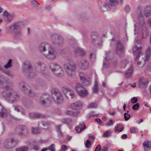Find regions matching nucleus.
<instances>
[{
    "mask_svg": "<svg viewBox=\"0 0 151 151\" xmlns=\"http://www.w3.org/2000/svg\"><path fill=\"white\" fill-rule=\"evenodd\" d=\"M12 86V81L0 74V86H3L6 89L2 92L1 95L10 103H16L19 100V96L16 92L10 89Z\"/></svg>",
    "mask_w": 151,
    "mask_h": 151,
    "instance_id": "nucleus-1",
    "label": "nucleus"
},
{
    "mask_svg": "<svg viewBox=\"0 0 151 151\" xmlns=\"http://www.w3.org/2000/svg\"><path fill=\"white\" fill-rule=\"evenodd\" d=\"M23 71L27 78L33 79L36 77V74L32 70V65L28 61H26L23 63Z\"/></svg>",
    "mask_w": 151,
    "mask_h": 151,
    "instance_id": "nucleus-2",
    "label": "nucleus"
},
{
    "mask_svg": "<svg viewBox=\"0 0 151 151\" xmlns=\"http://www.w3.org/2000/svg\"><path fill=\"white\" fill-rule=\"evenodd\" d=\"M64 68L68 76H73L75 75L76 68L75 63H65L64 64Z\"/></svg>",
    "mask_w": 151,
    "mask_h": 151,
    "instance_id": "nucleus-3",
    "label": "nucleus"
},
{
    "mask_svg": "<svg viewBox=\"0 0 151 151\" xmlns=\"http://www.w3.org/2000/svg\"><path fill=\"white\" fill-rule=\"evenodd\" d=\"M52 71L58 77H61L63 75L64 72L62 68L59 65L52 63L50 65Z\"/></svg>",
    "mask_w": 151,
    "mask_h": 151,
    "instance_id": "nucleus-4",
    "label": "nucleus"
},
{
    "mask_svg": "<svg viewBox=\"0 0 151 151\" xmlns=\"http://www.w3.org/2000/svg\"><path fill=\"white\" fill-rule=\"evenodd\" d=\"M91 42L97 46H99L101 44V38L96 32H92L91 33Z\"/></svg>",
    "mask_w": 151,
    "mask_h": 151,
    "instance_id": "nucleus-5",
    "label": "nucleus"
},
{
    "mask_svg": "<svg viewBox=\"0 0 151 151\" xmlns=\"http://www.w3.org/2000/svg\"><path fill=\"white\" fill-rule=\"evenodd\" d=\"M15 130L17 134L22 137H26L29 134L28 129L26 126L23 125L17 126Z\"/></svg>",
    "mask_w": 151,
    "mask_h": 151,
    "instance_id": "nucleus-6",
    "label": "nucleus"
},
{
    "mask_svg": "<svg viewBox=\"0 0 151 151\" xmlns=\"http://www.w3.org/2000/svg\"><path fill=\"white\" fill-rule=\"evenodd\" d=\"M19 87L22 91L26 94H28L30 97H32L35 96V93L29 89V86H26L24 83L20 82L19 85Z\"/></svg>",
    "mask_w": 151,
    "mask_h": 151,
    "instance_id": "nucleus-7",
    "label": "nucleus"
},
{
    "mask_svg": "<svg viewBox=\"0 0 151 151\" xmlns=\"http://www.w3.org/2000/svg\"><path fill=\"white\" fill-rule=\"evenodd\" d=\"M52 96L54 100L58 103H60L63 101V98L60 92L55 89L51 90Z\"/></svg>",
    "mask_w": 151,
    "mask_h": 151,
    "instance_id": "nucleus-8",
    "label": "nucleus"
},
{
    "mask_svg": "<svg viewBox=\"0 0 151 151\" xmlns=\"http://www.w3.org/2000/svg\"><path fill=\"white\" fill-rule=\"evenodd\" d=\"M75 89L78 94L81 97H84L87 96L88 91L80 83H77L75 86Z\"/></svg>",
    "mask_w": 151,
    "mask_h": 151,
    "instance_id": "nucleus-9",
    "label": "nucleus"
},
{
    "mask_svg": "<svg viewBox=\"0 0 151 151\" xmlns=\"http://www.w3.org/2000/svg\"><path fill=\"white\" fill-rule=\"evenodd\" d=\"M22 24L20 23H16L9 27V31L11 32H14L17 36L21 35V33L19 29L21 27Z\"/></svg>",
    "mask_w": 151,
    "mask_h": 151,
    "instance_id": "nucleus-10",
    "label": "nucleus"
},
{
    "mask_svg": "<svg viewBox=\"0 0 151 151\" xmlns=\"http://www.w3.org/2000/svg\"><path fill=\"white\" fill-rule=\"evenodd\" d=\"M115 47L116 53L120 57L122 56L124 54V47L120 40H119L116 42Z\"/></svg>",
    "mask_w": 151,
    "mask_h": 151,
    "instance_id": "nucleus-11",
    "label": "nucleus"
},
{
    "mask_svg": "<svg viewBox=\"0 0 151 151\" xmlns=\"http://www.w3.org/2000/svg\"><path fill=\"white\" fill-rule=\"evenodd\" d=\"M109 3H108L109 5L107 4L103 5L100 7L101 10L103 12L106 11L110 9V6H116L118 3V1L117 0H109Z\"/></svg>",
    "mask_w": 151,
    "mask_h": 151,
    "instance_id": "nucleus-12",
    "label": "nucleus"
},
{
    "mask_svg": "<svg viewBox=\"0 0 151 151\" xmlns=\"http://www.w3.org/2000/svg\"><path fill=\"white\" fill-rule=\"evenodd\" d=\"M40 102L43 105L49 106L50 105L51 101L50 96L47 94H43L40 98Z\"/></svg>",
    "mask_w": 151,
    "mask_h": 151,
    "instance_id": "nucleus-13",
    "label": "nucleus"
},
{
    "mask_svg": "<svg viewBox=\"0 0 151 151\" xmlns=\"http://www.w3.org/2000/svg\"><path fill=\"white\" fill-rule=\"evenodd\" d=\"M16 141L13 138L6 139L4 141V146L6 148H11L14 147L16 145Z\"/></svg>",
    "mask_w": 151,
    "mask_h": 151,
    "instance_id": "nucleus-14",
    "label": "nucleus"
},
{
    "mask_svg": "<svg viewBox=\"0 0 151 151\" xmlns=\"http://www.w3.org/2000/svg\"><path fill=\"white\" fill-rule=\"evenodd\" d=\"M51 39L53 43L55 44L61 45L63 43V38L56 34L52 35Z\"/></svg>",
    "mask_w": 151,
    "mask_h": 151,
    "instance_id": "nucleus-15",
    "label": "nucleus"
},
{
    "mask_svg": "<svg viewBox=\"0 0 151 151\" xmlns=\"http://www.w3.org/2000/svg\"><path fill=\"white\" fill-rule=\"evenodd\" d=\"M142 49V47L141 46L138 47L137 46H135L133 47V54L136 56L135 59L136 60H138L139 58Z\"/></svg>",
    "mask_w": 151,
    "mask_h": 151,
    "instance_id": "nucleus-16",
    "label": "nucleus"
},
{
    "mask_svg": "<svg viewBox=\"0 0 151 151\" xmlns=\"http://www.w3.org/2000/svg\"><path fill=\"white\" fill-rule=\"evenodd\" d=\"M50 48V45L47 42L41 43L39 47V50L42 52L45 51L47 49L48 50Z\"/></svg>",
    "mask_w": 151,
    "mask_h": 151,
    "instance_id": "nucleus-17",
    "label": "nucleus"
},
{
    "mask_svg": "<svg viewBox=\"0 0 151 151\" xmlns=\"http://www.w3.org/2000/svg\"><path fill=\"white\" fill-rule=\"evenodd\" d=\"M80 79L84 85L87 86L90 83V78L88 76H84L83 73H81L80 74Z\"/></svg>",
    "mask_w": 151,
    "mask_h": 151,
    "instance_id": "nucleus-18",
    "label": "nucleus"
},
{
    "mask_svg": "<svg viewBox=\"0 0 151 151\" xmlns=\"http://www.w3.org/2000/svg\"><path fill=\"white\" fill-rule=\"evenodd\" d=\"M79 67L82 69L86 70L88 68L89 65L88 62L86 60H83L78 63Z\"/></svg>",
    "mask_w": 151,
    "mask_h": 151,
    "instance_id": "nucleus-19",
    "label": "nucleus"
},
{
    "mask_svg": "<svg viewBox=\"0 0 151 151\" xmlns=\"http://www.w3.org/2000/svg\"><path fill=\"white\" fill-rule=\"evenodd\" d=\"M149 81L143 77L141 78L139 80V85L141 88H145L147 86L149 83Z\"/></svg>",
    "mask_w": 151,
    "mask_h": 151,
    "instance_id": "nucleus-20",
    "label": "nucleus"
},
{
    "mask_svg": "<svg viewBox=\"0 0 151 151\" xmlns=\"http://www.w3.org/2000/svg\"><path fill=\"white\" fill-rule=\"evenodd\" d=\"M45 56L46 58L51 60H54L55 58V54L51 47L48 50V54H45Z\"/></svg>",
    "mask_w": 151,
    "mask_h": 151,
    "instance_id": "nucleus-21",
    "label": "nucleus"
},
{
    "mask_svg": "<svg viewBox=\"0 0 151 151\" xmlns=\"http://www.w3.org/2000/svg\"><path fill=\"white\" fill-rule=\"evenodd\" d=\"M83 103L81 101H78L72 104L71 107L73 110H77L81 109L82 107Z\"/></svg>",
    "mask_w": 151,
    "mask_h": 151,
    "instance_id": "nucleus-22",
    "label": "nucleus"
},
{
    "mask_svg": "<svg viewBox=\"0 0 151 151\" xmlns=\"http://www.w3.org/2000/svg\"><path fill=\"white\" fill-rule=\"evenodd\" d=\"M29 118L31 119L43 118H44L46 116L43 114L36 113H32L29 114Z\"/></svg>",
    "mask_w": 151,
    "mask_h": 151,
    "instance_id": "nucleus-23",
    "label": "nucleus"
},
{
    "mask_svg": "<svg viewBox=\"0 0 151 151\" xmlns=\"http://www.w3.org/2000/svg\"><path fill=\"white\" fill-rule=\"evenodd\" d=\"M8 113V111L0 104V116L3 118L6 117Z\"/></svg>",
    "mask_w": 151,
    "mask_h": 151,
    "instance_id": "nucleus-24",
    "label": "nucleus"
},
{
    "mask_svg": "<svg viewBox=\"0 0 151 151\" xmlns=\"http://www.w3.org/2000/svg\"><path fill=\"white\" fill-rule=\"evenodd\" d=\"M86 128V126L84 122H83L80 123L78 126L76 127L75 130L78 133L80 132L82 130Z\"/></svg>",
    "mask_w": 151,
    "mask_h": 151,
    "instance_id": "nucleus-25",
    "label": "nucleus"
},
{
    "mask_svg": "<svg viewBox=\"0 0 151 151\" xmlns=\"http://www.w3.org/2000/svg\"><path fill=\"white\" fill-rule=\"evenodd\" d=\"M139 23L141 25L142 28L146 27V24L144 21L143 16L142 14H139L138 16Z\"/></svg>",
    "mask_w": 151,
    "mask_h": 151,
    "instance_id": "nucleus-26",
    "label": "nucleus"
},
{
    "mask_svg": "<svg viewBox=\"0 0 151 151\" xmlns=\"http://www.w3.org/2000/svg\"><path fill=\"white\" fill-rule=\"evenodd\" d=\"M75 52L76 56H84L86 53L82 49L79 47H77L75 49Z\"/></svg>",
    "mask_w": 151,
    "mask_h": 151,
    "instance_id": "nucleus-27",
    "label": "nucleus"
},
{
    "mask_svg": "<svg viewBox=\"0 0 151 151\" xmlns=\"http://www.w3.org/2000/svg\"><path fill=\"white\" fill-rule=\"evenodd\" d=\"M22 102L23 105L26 107L29 106L32 104V101L25 98L22 99Z\"/></svg>",
    "mask_w": 151,
    "mask_h": 151,
    "instance_id": "nucleus-28",
    "label": "nucleus"
},
{
    "mask_svg": "<svg viewBox=\"0 0 151 151\" xmlns=\"http://www.w3.org/2000/svg\"><path fill=\"white\" fill-rule=\"evenodd\" d=\"M142 35L143 38H146L148 36L149 30L146 27L142 28Z\"/></svg>",
    "mask_w": 151,
    "mask_h": 151,
    "instance_id": "nucleus-29",
    "label": "nucleus"
},
{
    "mask_svg": "<svg viewBox=\"0 0 151 151\" xmlns=\"http://www.w3.org/2000/svg\"><path fill=\"white\" fill-rule=\"evenodd\" d=\"M133 72V65H131L129 68L128 69L127 71L125 73V76L127 78H129L132 76V73Z\"/></svg>",
    "mask_w": 151,
    "mask_h": 151,
    "instance_id": "nucleus-30",
    "label": "nucleus"
},
{
    "mask_svg": "<svg viewBox=\"0 0 151 151\" xmlns=\"http://www.w3.org/2000/svg\"><path fill=\"white\" fill-rule=\"evenodd\" d=\"M151 47H149L147 49L145 53V59H144V63H145L146 61L148 60L150 58L151 54Z\"/></svg>",
    "mask_w": 151,
    "mask_h": 151,
    "instance_id": "nucleus-31",
    "label": "nucleus"
},
{
    "mask_svg": "<svg viewBox=\"0 0 151 151\" xmlns=\"http://www.w3.org/2000/svg\"><path fill=\"white\" fill-rule=\"evenodd\" d=\"M0 70L2 71L3 72L5 73L7 75L10 76L12 78H13L14 76L13 74L10 72L9 70H5L4 69V68L0 65Z\"/></svg>",
    "mask_w": 151,
    "mask_h": 151,
    "instance_id": "nucleus-32",
    "label": "nucleus"
},
{
    "mask_svg": "<svg viewBox=\"0 0 151 151\" xmlns=\"http://www.w3.org/2000/svg\"><path fill=\"white\" fill-rule=\"evenodd\" d=\"M145 16L148 17L151 15V7L149 6H147L144 12Z\"/></svg>",
    "mask_w": 151,
    "mask_h": 151,
    "instance_id": "nucleus-33",
    "label": "nucleus"
},
{
    "mask_svg": "<svg viewBox=\"0 0 151 151\" xmlns=\"http://www.w3.org/2000/svg\"><path fill=\"white\" fill-rule=\"evenodd\" d=\"M143 146L144 147L145 151H147L146 148H151V142L148 140L145 141L143 143Z\"/></svg>",
    "mask_w": 151,
    "mask_h": 151,
    "instance_id": "nucleus-34",
    "label": "nucleus"
},
{
    "mask_svg": "<svg viewBox=\"0 0 151 151\" xmlns=\"http://www.w3.org/2000/svg\"><path fill=\"white\" fill-rule=\"evenodd\" d=\"M80 113V111H77L73 112L71 111L68 110L66 112V114L71 116H76Z\"/></svg>",
    "mask_w": 151,
    "mask_h": 151,
    "instance_id": "nucleus-35",
    "label": "nucleus"
},
{
    "mask_svg": "<svg viewBox=\"0 0 151 151\" xmlns=\"http://www.w3.org/2000/svg\"><path fill=\"white\" fill-rule=\"evenodd\" d=\"M29 147L24 146L16 149V151H28Z\"/></svg>",
    "mask_w": 151,
    "mask_h": 151,
    "instance_id": "nucleus-36",
    "label": "nucleus"
},
{
    "mask_svg": "<svg viewBox=\"0 0 151 151\" xmlns=\"http://www.w3.org/2000/svg\"><path fill=\"white\" fill-rule=\"evenodd\" d=\"M62 122L66 123L68 125H70L72 124L71 120L70 118H68L65 119H63L61 120Z\"/></svg>",
    "mask_w": 151,
    "mask_h": 151,
    "instance_id": "nucleus-37",
    "label": "nucleus"
},
{
    "mask_svg": "<svg viewBox=\"0 0 151 151\" xmlns=\"http://www.w3.org/2000/svg\"><path fill=\"white\" fill-rule=\"evenodd\" d=\"M123 129L122 126L120 124H118L115 126V132L117 131L118 132H121L122 131Z\"/></svg>",
    "mask_w": 151,
    "mask_h": 151,
    "instance_id": "nucleus-38",
    "label": "nucleus"
},
{
    "mask_svg": "<svg viewBox=\"0 0 151 151\" xmlns=\"http://www.w3.org/2000/svg\"><path fill=\"white\" fill-rule=\"evenodd\" d=\"M32 132L33 134H39L40 133V131L39 129L33 127L32 128Z\"/></svg>",
    "mask_w": 151,
    "mask_h": 151,
    "instance_id": "nucleus-39",
    "label": "nucleus"
},
{
    "mask_svg": "<svg viewBox=\"0 0 151 151\" xmlns=\"http://www.w3.org/2000/svg\"><path fill=\"white\" fill-rule=\"evenodd\" d=\"M12 59H9V61H8V63L6 65H4V67L5 68H9L11 67L12 66Z\"/></svg>",
    "mask_w": 151,
    "mask_h": 151,
    "instance_id": "nucleus-40",
    "label": "nucleus"
},
{
    "mask_svg": "<svg viewBox=\"0 0 151 151\" xmlns=\"http://www.w3.org/2000/svg\"><path fill=\"white\" fill-rule=\"evenodd\" d=\"M14 108V110L18 112H20L22 110V107L19 106L14 105L13 106Z\"/></svg>",
    "mask_w": 151,
    "mask_h": 151,
    "instance_id": "nucleus-41",
    "label": "nucleus"
},
{
    "mask_svg": "<svg viewBox=\"0 0 151 151\" xmlns=\"http://www.w3.org/2000/svg\"><path fill=\"white\" fill-rule=\"evenodd\" d=\"M98 91V84L96 82H95V86L93 89V92L95 93H97Z\"/></svg>",
    "mask_w": 151,
    "mask_h": 151,
    "instance_id": "nucleus-42",
    "label": "nucleus"
},
{
    "mask_svg": "<svg viewBox=\"0 0 151 151\" xmlns=\"http://www.w3.org/2000/svg\"><path fill=\"white\" fill-rule=\"evenodd\" d=\"M124 117L125 120L127 121L130 119V116L128 113H125L124 114Z\"/></svg>",
    "mask_w": 151,
    "mask_h": 151,
    "instance_id": "nucleus-43",
    "label": "nucleus"
},
{
    "mask_svg": "<svg viewBox=\"0 0 151 151\" xmlns=\"http://www.w3.org/2000/svg\"><path fill=\"white\" fill-rule=\"evenodd\" d=\"M41 124L44 127H49L50 126V123L49 122H46L45 121H42L41 122Z\"/></svg>",
    "mask_w": 151,
    "mask_h": 151,
    "instance_id": "nucleus-44",
    "label": "nucleus"
},
{
    "mask_svg": "<svg viewBox=\"0 0 151 151\" xmlns=\"http://www.w3.org/2000/svg\"><path fill=\"white\" fill-rule=\"evenodd\" d=\"M85 145L86 147L88 148H89L91 146V144L90 141L88 139H87L85 143Z\"/></svg>",
    "mask_w": 151,
    "mask_h": 151,
    "instance_id": "nucleus-45",
    "label": "nucleus"
},
{
    "mask_svg": "<svg viewBox=\"0 0 151 151\" xmlns=\"http://www.w3.org/2000/svg\"><path fill=\"white\" fill-rule=\"evenodd\" d=\"M90 59L92 62L94 61L95 60V55L93 53H91L90 54Z\"/></svg>",
    "mask_w": 151,
    "mask_h": 151,
    "instance_id": "nucleus-46",
    "label": "nucleus"
},
{
    "mask_svg": "<svg viewBox=\"0 0 151 151\" xmlns=\"http://www.w3.org/2000/svg\"><path fill=\"white\" fill-rule=\"evenodd\" d=\"M130 132L132 133H136L138 132V129L134 127H132L130 129Z\"/></svg>",
    "mask_w": 151,
    "mask_h": 151,
    "instance_id": "nucleus-47",
    "label": "nucleus"
},
{
    "mask_svg": "<svg viewBox=\"0 0 151 151\" xmlns=\"http://www.w3.org/2000/svg\"><path fill=\"white\" fill-rule=\"evenodd\" d=\"M62 90L63 91V93H64V94H65V93H66L67 92H70V90L68 88H67L65 87H63L62 88ZM65 96L66 97H67L66 95H65Z\"/></svg>",
    "mask_w": 151,
    "mask_h": 151,
    "instance_id": "nucleus-48",
    "label": "nucleus"
},
{
    "mask_svg": "<svg viewBox=\"0 0 151 151\" xmlns=\"http://www.w3.org/2000/svg\"><path fill=\"white\" fill-rule=\"evenodd\" d=\"M55 145L54 144H52L49 146L48 149L50 150V151H55Z\"/></svg>",
    "mask_w": 151,
    "mask_h": 151,
    "instance_id": "nucleus-49",
    "label": "nucleus"
},
{
    "mask_svg": "<svg viewBox=\"0 0 151 151\" xmlns=\"http://www.w3.org/2000/svg\"><path fill=\"white\" fill-rule=\"evenodd\" d=\"M139 104L138 103H137L134 105L132 107V108L134 110H137L139 108Z\"/></svg>",
    "mask_w": 151,
    "mask_h": 151,
    "instance_id": "nucleus-50",
    "label": "nucleus"
},
{
    "mask_svg": "<svg viewBox=\"0 0 151 151\" xmlns=\"http://www.w3.org/2000/svg\"><path fill=\"white\" fill-rule=\"evenodd\" d=\"M138 99L137 97H134L131 99V101L133 104H134L137 102Z\"/></svg>",
    "mask_w": 151,
    "mask_h": 151,
    "instance_id": "nucleus-51",
    "label": "nucleus"
},
{
    "mask_svg": "<svg viewBox=\"0 0 151 151\" xmlns=\"http://www.w3.org/2000/svg\"><path fill=\"white\" fill-rule=\"evenodd\" d=\"M69 94L71 99H72L76 97V95L73 92L70 91Z\"/></svg>",
    "mask_w": 151,
    "mask_h": 151,
    "instance_id": "nucleus-52",
    "label": "nucleus"
},
{
    "mask_svg": "<svg viewBox=\"0 0 151 151\" xmlns=\"http://www.w3.org/2000/svg\"><path fill=\"white\" fill-rule=\"evenodd\" d=\"M104 137H107L111 136V134L109 131H106L103 134Z\"/></svg>",
    "mask_w": 151,
    "mask_h": 151,
    "instance_id": "nucleus-53",
    "label": "nucleus"
},
{
    "mask_svg": "<svg viewBox=\"0 0 151 151\" xmlns=\"http://www.w3.org/2000/svg\"><path fill=\"white\" fill-rule=\"evenodd\" d=\"M86 116L87 118H90L95 116L97 117V116L96 115L95 116V115L93 114V112H92L89 113Z\"/></svg>",
    "mask_w": 151,
    "mask_h": 151,
    "instance_id": "nucleus-54",
    "label": "nucleus"
},
{
    "mask_svg": "<svg viewBox=\"0 0 151 151\" xmlns=\"http://www.w3.org/2000/svg\"><path fill=\"white\" fill-rule=\"evenodd\" d=\"M67 148V147L66 145H62L61 149L60 151H65L66 150Z\"/></svg>",
    "mask_w": 151,
    "mask_h": 151,
    "instance_id": "nucleus-55",
    "label": "nucleus"
},
{
    "mask_svg": "<svg viewBox=\"0 0 151 151\" xmlns=\"http://www.w3.org/2000/svg\"><path fill=\"white\" fill-rule=\"evenodd\" d=\"M108 60H106V58H105L103 61V67L104 68H106L107 67V63Z\"/></svg>",
    "mask_w": 151,
    "mask_h": 151,
    "instance_id": "nucleus-56",
    "label": "nucleus"
},
{
    "mask_svg": "<svg viewBox=\"0 0 151 151\" xmlns=\"http://www.w3.org/2000/svg\"><path fill=\"white\" fill-rule=\"evenodd\" d=\"M96 106V103H92L88 105V107L89 108H95Z\"/></svg>",
    "mask_w": 151,
    "mask_h": 151,
    "instance_id": "nucleus-57",
    "label": "nucleus"
},
{
    "mask_svg": "<svg viewBox=\"0 0 151 151\" xmlns=\"http://www.w3.org/2000/svg\"><path fill=\"white\" fill-rule=\"evenodd\" d=\"M3 15L5 17H9L10 15L9 13L6 10H5L3 13Z\"/></svg>",
    "mask_w": 151,
    "mask_h": 151,
    "instance_id": "nucleus-58",
    "label": "nucleus"
},
{
    "mask_svg": "<svg viewBox=\"0 0 151 151\" xmlns=\"http://www.w3.org/2000/svg\"><path fill=\"white\" fill-rule=\"evenodd\" d=\"M113 124V120L111 119L109 120V122H107L106 123V126H109Z\"/></svg>",
    "mask_w": 151,
    "mask_h": 151,
    "instance_id": "nucleus-59",
    "label": "nucleus"
},
{
    "mask_svg": "<svg viewBox=\"0 0 151 151\" xmlns=\"http://www.w3.org/2000/svg\"><path fill=\"white\" fill-rule=\"evenodd\" d=\"M95 121L96 122L99 123L100 125H102L103 122H102L101 120L99 118H96L95 119Z\"/></svg>",
    "mask_w": 151,
    "mask_h": 151,
    "instance_id": "nucleus-60",
    "label": "nucleus"
},
{
    "mask_svg": "<svg viewBox=\"0 0 151 151\" xmlns=\"http://www.w3.org/2000/svg\"><path fill=\"white\" fill-rule=\"evenodd\" d=\"M101 150V146L100 145H98L96 148L95 151H100Z\"/></svg>",
    "mask_w": 151,
    "mask_h": 151,
    "instance_id": "nucleus-61",
    "label": "nucleus"
},
{
    "mask_svg": "<svg viewBox=\"0 0 151 151\" xmlns=\"http://www.w3.org/2000/svg\"><path fill=\"white\" fill-rule=\"evenodd\" d=\"M33 149L36 151H37L39 149V147L37 145H34Z\"/></svg>",
    "mask_w": 151,
    "mask_h": 151,
    "instance_id": "nucleus-62",
    "label": "nucleus"
},
{
    "mask_svg": "<svg viewBox=\"0 0 151 151\" xmlns=\"http://www.w3.org/2000/svg\"><path fill=\"white\" fill-rule=\"evenodd\" d=\"M130 9V7L128 5H126L125 7V11L126 12H129V11Z\"/></svg>",
    "mask_w": 151,
    "mask_h": 151,
    "instance_id": "nucleus-63",
    "label": "nucleus"
},
{
    "mask_svg": "<svg viewBox=\"0 0 151 151\" xmlns=\"http://www.w3.org/2000/svg\"><path fill=\"white\" fill-rule=\"evenodd\" d=\"M58 133V136L59 138H60L62 137L63 136V133L61 131H60L57 132Z\"/></svg>",
    "mask_w": 151,
    "mask_h": 151,
    "instance_id": "nucleus-64",
    "label": "nucleus"
}]
</instances>
